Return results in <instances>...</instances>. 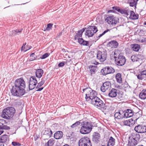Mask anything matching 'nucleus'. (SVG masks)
<instances>
[{
    "label": "nucleus",
    "instance_id": "1",
    "mask_svg": "<svg viewBox=\"0 0 146 146\" xmlns=\"http://www.w3.org/2000/svg\"><path fill=\"white\" fill-rule=\"evenodd\" d=\"M25 87V82L23 78L17 79L11 90V94L15 96H22L26 93Z\"/></svg>",
    "mask_w": 146,
    "mask_h": 146
},
{
    "label": "nucleus",
    "instance_id": "2",
    "mask_svg": "<svg viewBox=\"0 0 146 146\" xmlns=\"http://www.w3.org/2000/svg\"><path fill=\"white\" fill-rule=\"evenodd\" d=\"M15 112V110L14 108L8 107L3 110L1 116L3 118L8 119L12 117Z\"/></svg>",
    "mask_w": 146,
    "mask_h": 146
},
{
    "label": "nucleus",
    "instance_id": "3",
    "mask_svg": "<svg viewBox=\"0 0 146 146\" xmlns=\"http://www.w3.org/2000/svg\"><path fill=\"white\" fill-rule=\"evenodd\" d=\"M83 92L86 91L85 99L87 101H90L96 97L97 95L96 92L90 88H86L83 89Z\"/></svg>",
    "mask_w": 146,
    "mask_h": 146
},
{
    "label": "nucleus",
    "instance_id": "4",
    "mask_svg": "<svg viewBox=\"0 0 146 146\" xmlns=\"http://www.w3.org/2000/svg\"><path fill=\"white\" fill-rule=\"evenodd\" d=\"M96 57L101 62H104L106 60L107 56L106 51L104 49L98 50L97 53Z\"/></svg>",
    "mask_w": 146,
    "mask_h": 146
},
{
    "label": "nucleus",
    "instance_id": "5",
    "mask_svg": "<svg viewBox=\"0 0 146 146\" xmlns=\"http://www.w3.org/2000/svg\"><path fill=\"white\" fill-rule=\"evenodd\" d=\"M98 31L97 27L95 26H90L86 29L85 33V35L88 37L92 36L94 33Z\"/></svg>",
    "mask_w": 146,
    "mask_h": 146
},
{
    "label": "nucleus",
    "instance_id": "6",
    "mask_svg": "<svg viewBox=\"0 0 146 146\" xmlns=\"http://www.w3.org/2000/svg\"><path fill=\"white\" fill-rule=\"evenodd\" d=\"M79 146H92L90 139L87 137L81 138L79 141Z\"/></svg>",
    "mask_w": 146,
    "mask_h": 146
},
{
    "label": "nucleus",
    "instance_id": "7",
    "mask_svg": "<svg viewBox=\"0 0 146 146\" xmlns=\"http://www.w3.org/2000/svg\"><path fill=\"white\" fill-rule=\"evenodd\" d=\"M115 61L117 65L121 66L124 65L126 62V60L125 57L122 54L120 55L115 60Z\"/></svg>",
    "mask_w": 146,
    "mask_h": 146
},
{
    "label": "nucleus",
    "instance_id": "8",
    "mask_svg": "<svg viewBox=\"0 0 146 146\" xmlns=\"http://www.w3.org/2000/svg\"><path fill=\"white\" fill-rule=\"evenodd\" d=\"M119 19L113 16H108L105 19V21L108 24L111 25H115L118 22Z\"/></svg>",
    "mask_w": 146,
    "mask_h": 146
},
{
    "label": "nucleus",
    "instance_id": "9",
    "mask_svg": "<svg viewBox=\"0 0 146 146\" xmlns=\"http://www.w3.org/2000/svg\"><path fill=\"white\" fill-rule=\"evenodd\" d=\"M135 131L138 133H144L146 132V126L139 125L136 126L134 128Z\"/></svg>",
    "mask_w": 146,
    "mask_h": 146
},
{
    "label": "nucleus",
    "instance_id": "10",
    "mask_svg": "<svg viewBox=\"0 0 146 146\" xmlns=\"http://www.w3.org/2000/svg\"><path fill=\"white\" fill-rule=\"evenodd\" d=\"M111 84L109 81H106L104 82L101 87V91L104 92L106 90L110 89L111 87Z\"/></svg>",
    "mask_w": 146,
    "mask_h": 146
},
{
    "label": "nucleus",
    "instance_id": "11",
    "mask_svg": "<svg viewBox=\"0 0 146 146\" xmlns=\"http://www.w3.org/2000/svg\"><path fill=\"white\" fill-rule=\"evenodd\" d=\"M92 141L96 144L99 143L100 140V135L98 132H94L93 134Z\"/></svg>",
    "mask_w": 146,
    "mask_h": 146
},
{
    "label": "nucleus",
    "instance_id": "12",
    "mask_svg": "<svg viewBox=\"0 0 146 146\" xmlns=\"http://www.w3.org/2000/svg\"><path fill=\"white\" fill-rule=\"evenodd\" d=\"M114 117L115 119H122L124 117L125 118L124 111L120 110L118 112H115Z\"/></svg>",
    "mask_w": 146,
    "mask_h": 146
},
{
    "label": "nucleus",
    "instance_id": "13",
    "mask_svg": "<svg viewBox=\"0 0 146 146\" xmlns=\"http://www.w3.org/2000/svg\"><path fill=\"white\" fill-rule=\"evenodd\" d=\"M112 8L113 10H117L118 12L122 14L128 16L129 15V10L127 9H121L117 7H113Z\"/></svg>",
    "mask_w": 146,
    "mask_h": 146
},
{
    "label": "nucleus",
    "instance_id": "14",
    "mask_svg": "<svg viewBox=\"0 0 146 146\" xmlns=\"http://www.w3.org/2000/svg\"><path fill=\"white\" fill-rule=\"evenodd\" d=\"M96 103V104L95 106L99 107L101 109H106V104L100 98L98 101Z\"/></svg>",
    "mask_w": 146,
    "mask_h": 146
},
{
    "label": "nucleus",
    "instance_id": "15",
    "mask_svg": "<svg viewBox=\"0 0 146 146\" xmlns=\"http://www.w3.org/2000/svg\"><path fill=\"white\" fill-rule=\"evenodd\" d=\"M143 58V55L140 54L133 55L131 57V59L133 62L139 61L142 60Z\"/></svg>",
    "mask_w": 146,
    "mask_h": 146
},
{
    "label": "nucleus",
    "instance_id": "16",
    "mask_svg": "<svg viewBox=\"0 0 146 146\" xmlns=\"http://www.w3.org/2000/svg\"><path fill=\"white\" fill-rule=\"evenodd\" d=\"M118 43L115 40H113L109 42L107 44V46L111 48H116L118 47Z\"/></svg>",
    "mask_w": 146,
    "mask_h": 146
},
{
    "label": "nucleus",
    "instance_id": "17",
    "mask_svg": "<svg viewBox=\"0 0 146 146\" xmlns=\"http://www.w3.org/2000/svg\"><path fill=\"white\" fill-rule=\"evenodd\" d=\"M118 90L115 88H112L110 91L108 96L111 98H114L118 94Z\"/></svg>",
    "mask_w": 146,
    "mask_h": 146
},
{
    "label": "nucleus",
    "instance_id": "18",
    "mask_svg": "<svg viewBox=\"0 0 146 146\" xmlns=\"http://www.w3.org/2000/svg\"><path fill=\"white\" fill-rule=\"evenodd\" d=\"M123 54L120 53V51L118 49L115 50L114 51H113L111 55V57L113 56L114 58L115 59L117 58L120 55Z\"/></svg>",
    "mask_w": 146,
    "mask_h": 146
},
{
    "label": "nucleus",
    "instance_id": "19",
    "mask_svg": "<svg viewBox=\"0 0 146 146\" xmlns=\"http://www.w3.org/2000/svg\"><path fill=\"white\" fill-rule=\"evenodd\" d=\"M129 137L131 138V139H132L134 140H135L137 142H138L140 138L139 134L136 132L132 133L131 135Z\"/></svg>",
    "mask_w": 146,
    "mask_h": 146
},
{
    "label": "nucleus",
    "instance_id": "20",
    "mask_svg": "<svg viewBox=\"0 0 146 146\" xmlns=\"http://www.w3.org/2000/svg\"><path fill=\"white\" fill-rule=\"evenodd\" d=\"M5 120H0V128L2 130L3 129L9 130L10 129L9 127L7 126L5 124L3 123H5Z\"/></svg>",
    "mask_w": 146,
    "mask_h": 146
},
{
    "label": "nucleus",
    "instance_id": "21",
    "mask_svg": "<svg viewBox=\"0 0 146 146\" xmlns=\"http://www.w3.org/2000/svg\"><path fill=\"white\" fill-rule=\"evenodd\" d=\"M125 118H127L132 116L133 115V111L130 109H127L124 111Z\"/></svg>",
    "mask_w": 146,
    "mask_h": 146
},
{
    "label": "nucleus",
    "instance_id": "22",
    "mask_svg": "<svg viewBox=\"0 0 146 146\" xmlns=\"http://www.w3.org/2000/svg\"><path fill=\"white\" fill-rule=\"evenodd\" d=\"M135 122V120H133L132 118L123 121V124L125 125L130 126L134 124Z\"/></svg>",
    "mask_w": 146,
    "mask_h": 146
},
{
    "label": "nucleus",
    "instance_id": "23",
    "mask_svg": "<svg viewBox=\"0 0 146 146\" xmlns=\"http://www.w3.org/2000/svg\"><path fill=\"white\" fill-rule=\"evenodd\" d=\"M92 129L88 128H87L85 127V126H82L80 130V132L82 134H86L90 132Z\"/></svg>",
    "mask_w": 146,
    "mask_h": 146
},
{
    "label": "nucleus",
    "instance_id": "24",
    "mask_svg": "<svg viewBox=\"0 0 146 146\" xmlns=\"http://www.w3.org/2000/svg\"><path fill=\"white\" fill-rule=\"evenodd\" d=\"M63 134L61 131H58L55 132L54 134V137L57 139H61L63 137Z\"/></svg>",
    "mask_w": 146,
    "mask_h": 146
},
{
    "label": "nucleus",
    "instance_id": "25",
    "mask_svg": "<svg viewBox=\"0 0 146 146\" xmlns=\"http://www.w3.org/2000/svg\"><path fill=\"white\" fill-rule=\"evenodd\" d=\"M92 76H93V74L95 73L97 71V66H96L91 65L89 67Z\"/></svg>",
    "mask_w": 146,
    "mask_h": 146
},
{
    "label": "nucleus",
    "instance_id": "26",
    "mask_svg": "<svg viewBox=\"0 0 146 146\" xmlns=\"http://www.w3.org/2000/svg\"><path fill=\"white\" fill-rule=\"evenodd\" d=\"M137 142L129 137L127 146H135L137 144Z\"/></svg>",
    "mask_w": 146,
    "mask_h": 146
},
{
    "label": "nucleus",
    "instance_id": "27",
    "mask_svg": "<svg viewBox=\"0 0 146 146\" xmlns=\"http://www.w3.org/2000/svg\"><path fill=\"white\" fill-rule=\"evenodd\" d=\"M44 73L43 70L41 69H38L36 70V77L39 78L42 76Z\"/></svg>",
    "mask_w": 146,
    "mask_h": 146
},
{
    "label": "nucleus",
    "instance_id": "28",
    "mask_svg": "<svg viewBox=\"0 0 146 146\" xmlns=\"http://www.w3.org/2000/svg\"><path fill=\"white\" fill-rule=\"evenodd\" d=\"M81 125L82 126H85V127L87 128H88L92 129V125L89 122H87V121H84L82 122L81 123Z\"/></svg>",
    "mask_w": 146,
    "mask_h": 146
},
{
    "label": "nucleus",
    "instance_id": "29",
    "mask_svg": "<svg viewBox=\"0 0 146 146\" xmlns=\"http://www.w3.org/2000/svg\"><path fill=\"white\" fill-rule=\"evenodd\" d=\"M85 29H83L78 32L74 36L75 40L78 39L80 38V37L82 36V33L84 31Z\"/></svg>",
    "mask_w": 146,
    "mask_h": 146
},
{
    "label": "nucleus",
    "instance_id": "30",
    "mask_svg": "<svg viewBox=\"0 0 146 146\" xmlns=\"http://www.w3.org/2000/svg\"><path fill=\"white\" fill-rule=\"evenodd\" d=\"M139 0H128V3L131 7H136L137 2Z\"/></svg>",
    "mask_w": 146,
    "mask_h": 146
},
{
    "label": "nucleus",
    "instance_id": "31",
    "mask_svg": "<svg viewBox=\"0 0 146 146\" xmlns=\"http://www.w3.org/2000/svg\"><path fill=\"white\" fill-rule=\"evenodd\" d=\"M115 144V139L112 137H110L107 146H113Z\"/></svg>",
    "mask_w": 146,
    "mask_h": 146
},
{
    "label": "nucleus",
    "instance_id": "32",
    "mask_svg": "<svg viewBox=\"0 0 146 146\" xmlns=\"http://www.w3.org/2000/svg\"><path fill=\"white\" fill-rule=\"evenodd\" d=\"M129 18L130 19L133 20L137 19L138 18V15L137 14H135L133 11H131L130 12Z\"/></svg>",
    "mask_w": 146,
    "mask_h": 146
},
{
    "label": "nucleus",
    "instance_id": "33",
    "mask_svg": "<svg viewBox=\"0 0 146 146\" xmlns=\"http://www.w3.org/2000/svg\"><path fill=\"white\" fill-rule=\"evenodd\" d=\"M115 78L117 82L119 83H121L122 82V80L121 75L120 73H118L115 76Z\"/></svg>",
    "mask_w": 146,
    "mask_h": 146
},
{
    "label": "nucleus",
    "instance_id": "34",
    "mask_svg": "<svg viewBox=\"0 0 146 146\" xmlns=\"http://www.w3.org/2000/svg\"><path fill=\"white\" fill-rule=\"evenodd\" d=\"M139 97L142 99L144 100L146 98V92L145 90H143L140 93Z\"/></svg>",
    "mask_w": 146,
    "mask_h": 146
},
{
    "label": "nucleus",
    "instance_id": "35",
    "mask_svg": "<svg viewBox=\"0 0 146 146\" xmlns=\"http://www.w3.org/2000/svg\"><path fill=\"white\" fill-rule=\"evenodd\" d=\"M8 139V136L7 135H3L0 136V141L4 143L7 141Z\"/></svg>",
    "mask_w": 146,
    "mask_h": 146
},
{
    "label": "nucleus",
    "instance_id": "36",
    "mask_svg": "<svg viewBox=\"0 0 146 146\" xmlns=\"http://www.w3.org/2000/svg\"><path fill=\"white\" fill-rule=\"evenodd\" d=\"M131 49L135 51H138L140 48L139 45L137 44H135L131 45Z\"/></svg>",
    "mask_w": 146,
    "mask_h": 146
},
{
    "label": "nucleus",
    "instance_id": "37",
    "mask_svg": "<svg viewBox=\"0 0 146 146\" xmlns=\"http://www.w3.org/2000/svg\"><path fill=\"white\" fill-rule=\"evenodd\" d=\"M54 143V140L53 139H50L45 143V146H52Z\"/></svg>",
    "mask_w": 146,
    "mask_h": 146
},
{
    "label": "nucleus",
    "instance_id": "38",
    "mask_svg": "<svg viewBox=\"0 0 146 146\" xmlns=\"http://www.w3.org/2000/svg\"><path fill=\"white\" fill-rule=\"evenodd\" d=\"M99 98H98L97 96L94 98H93L92 100H91L89 102H91V104L93 105L94 106L96 104V103L97 102Z\"/></svg>",
    "mask_w": 146,
    "mask_h": 146
},
{
    "label": "nucleus",
    "instance_id": "39",
    "mask_svg": "<svg viewBox=\"0 0 146 146\" xmlns=\"http://www.w3.org/2000/svg\"><path fill=\"white\" fill-rule=\"evenodd\" d=\"M37 84H35L34 82H32V81H29V88L30 90H32L36 86Z\"/></svg>",
    "mask_w": 146,
    "mask_h": 146
},
{
    "label": "nucleus",
    "instance_id": "40",
    "mask_svg": "<svg viewBox=\"0 0 146 146\" xmlns=\"http://www.w3.org/2000/svg\"><path fill=\"white\" fill-rule=\"evenodd\" d=\"M107 66L102 69L101 71L102 74L104 75H106L108 74V70Z\"/></svg>",
    "mask_w": 146,
    "mask_h": 146
},
{
    "label": "nucleus",
    "instance_id": "41",
    "mask_svg": "<svg viewBox=\"0 0 146 146\" xmlns=\"http://www.w3.org/2000/svg\"><path fill=\"white\" fill-rule=\"evenodd\" d=\"M44 133L45 135H47L49 137H50L52 134V132L50 129H47L45 130Z\"/></svg>",
    "mask_w": 146,
    "mask_h": 146
},
{
    "label": "nucleus",
    "instance_id": "42",
    "mask_svg": "<svg viewBox=\"0 0 146 146\" xmlns=\"http://www.w3.org/2000/svg\"><path fill=\"white\" fill-rule=\"evenodd\" d=\"M26 43H25V44H23V45L22 46L21 48V51H23L24 52H25L31 48V46H29V48H28L27 49V47H25V46L26 45Z\"/></svg>",
    "mask_w": 146,
    "mask_h": 146
},
{
    "label": "nucleus",
    "instance_id": "43",
    "mask_svg": "<svg viewBox=\"0 0 146 146\" xmlns=\"http://www.w3.org/2000/svg\"><path fill=\"white\" fill-rule=\"evenodd\" d=\"M81 123L80 121H77L75 123L73 124L71 126V128H72L75 129L78 126L80 125Z\"/></svg>",
    "mask_w": 146,
    "mask_h": 146
},
{
    "label": "nucleus",
    "instance_id": "44",
    "mask_svg": "<svg viewBox=\"0 0 146 146\" xmlns=\"http://www.w3.org/2000/svg\"><path fill=\"white\" fill-rule=\"evenodd\" d=\"M45 83V80L42 79V80L38 83L36 87V88H38L41 87Z\"/></svg>",
    "mask_w": 146,
    "mask_h": 146
},
{
    "label": "nucleus",
    "instance_id": "45",
    "mask_svg": "<svg viewBox=\"0 0 146 146\" xmlns=\"http://www.w3.org/2000/svg\"><path fill=\"white\" fill-rule=\"evenodd\" d=\"M108 74L113 73L115 72V70L111 67L107 66Z\"/></svg>",
    "mask_w": 146,
    "mask_h": 146
},
{
    "label": "nucleus",
    "instance_id": "46",
    "mask_svg": "<svg viewBox=\"0 0 146 146\" xmlns=\"http://www.w3.org/2000/svg\"><path fill=\"white\" fill-rule=\"evenodd\" d=\"M29 81L34 82L35 84H37V81L36 80V77L35 76H31V77L30 78Z\"/></svg>",
    "mask_w": 146,
    "mask_h": 146
},
{
    "label": "nucleus",
    "instance_id": "47",
    "mask_svg": "<svg viewBox=\"0 0 146 146\" xmlns=\"http://www.w3.org/2000/svg\"><path fill=\"white\" fill-rule=\"evenodd\" d=\"M52 25L53 24L51 23L48 24L44 31H49L52 28Z\"/></svg>",
    "mask_w": 146,
    "mask_h": 146
},
{
    "label": "nucleus",
    "instance_id": "48",
    "mask_svg": "<svg viewBox=\"0 0 146 146\" xmlns=\"http://www.w3.org/2000/svg\"><path fill=\"white\" fill-rule=\"evenodd\" d=\"M12 145L13 146H20L21 144L19 142L15 141H13Z\"/></svg>",
    "mask_w": 146,
    "mask_h": 146
},
{
    "label": "nucleus",
    "instance_id": "49",
    "mask_svg": "<svg viewBox=\"0 0 146 146\" xmlns=\"http://www.w3.org/2000/svg\"><path fill=\"white\" fill-rule=\"evenodd\" d=\"M137 78L139 80H142L143 79L144 77L143 76L142 74V73L141 72L140 73L138 74V75L137 76Z\"/></svg>",
    "mask_w": 146,
    "mask_h": 146
},
{
    "label": "nucleus",
    "instance_id": "50",
    "mask_svg": "<svg viewBox=\"0 0 146 146\" xmlns=\"http://www.w3.org/2000/svg\"><path fill=\"white\" fill-rule=\"evenodd\" d=\"M49 55L50 54L48 53H45L41 57V58L42 59H44L48 57Z\"/></svg>",
    "mask_w": 146,
    "mask_h": 146
},
{
    "label": "nucleus",
    "instance_id": "51",
    "mask_svg": "<svg viewBox=\"0 0 146 146\" xmlns=\"http://www.w3.org/2000/svg\"><path fill=\"white\" fill-rule=\"evenodd\" d=\"M82 45L85 46H88L89 45V42L88 41L84 40Z\"/></svg>",
    "mask_w": 146,
    "mask_h": 146
},
{
    "label": "nucleus",
    "instance_id": "52",
    "mask_svg": "<svg viewBox=\"0 0 146 146\" xmlns=\"http://www.w3.org/2000/svg\"><path fill=\"white\" fill-rule=\"evenodd\" d=\"M78 42L81 44L82 45V43L83 41L84 40L82 38H79L78 39Z\"/></svg>",
    "mask_w": 146,
    "mask_h": 146
},
{
    "label": "nucleus",
    "instance_id": "53",
    "mask_svg": "<svg viewBox=\"0 0 146 146\" xmlns=\"http://www.w3.org/2000/svg\"><path fill=\"white\" fill-rule=\"evenodd\" d=\"M141 73L142 74L144 77L145 78L146 77V70L142 71Z\"/></svg>",
    "mask_w": 146,
    "mask_h": 146
},
{
    "label": "nucleus",
    "instance_id": "54",
    "mask_svg": "<svg viewBox=\"0 0 146 146\" xmlns=\"http://www.w3.org/2000/svg\"><path fill=\"white\" fill-rule=\"evenodd\" d=\"M65 64L64 62H61L59 63L58 65V67H62L64 66Z\"/></svg>",
    "mask_w": 146,
    "mask_h": 146
},
{
    "label": "nucleus",
    "instance_id": "55",
    "mask_svg": "<svg viewBox=\"0 0 146 146\" xmlns=\"http://www.w3.org/2000/svg\"><path fill=\"white\" fill-rule=\"evenodd\" d=\"M11 33L10 34V35H11L15 36L16 35V33L15 32V30L12 31L11 32Z\"/></svg>",
    "mask_w": 146,
    "mask_h": 146
},
{
    "label": "nucleus",
    "instance_id": "56",
    "mask_svg": "<svg viewBox=\"0 0 146 146\" xmlns=\"http://www.w3.org/2000/svg\"><path fill=\"white\" fill-rule=\"evenodd\" d=\"M22 30H23V29H17L15 30V32L16 33H18L21 32Z\"/></svg>",
    "mask_w": 146,
    "mask_h": 146
},
{
    "label": "nucleus",
    "instance_id": "57",
    "mask_svg": "<svg viewBox=\"0 0 146 146\" xmlns=\"http://www.w3.org/2000/svg\"><path fill=\"white\" fill-rule=\"evenodd\" d=\"M109 31V29H107L103 33V34L104 35L106 33H107V32H108Z\"/></svg>",
    "mask_w": 146,
    "mask_h": 146
},
{
    "label": "nucleus",
    "instance_id": "58",
    "mask_svg": "<svg viewBox=\"0 0 146 146\" xmlns=\"http://www.w3.org/2000/svg\"><path fill=\"white\" fill-rule=\"evenodd\" d=\"M38 88V89L37 90H36V91H41L43 89V87L40 88Z\"/></svg>",
    "mask_w": 146,
    "mask_h": 146
},
{
    "label": "nucleus",
    "instance_id": "59",
    "mask_svg": "<svg viewBox=\"0 0 146 146\" xmlns=\"http://www.w3.org/2000/svg\"><path fill=\"white\" fill-rule=\"evenodd\" d=\"M36 58H35V57L34 58H32L30 59V60L31 61H32L33 60L35 59Z\"/></svg>",
    "mask_w": 146,
    "mask_h": 146
},
{
    "label": "nucleus",
    "instance_id": "60",
    "mask_svg": "<svg viewBox=\"0 0 146 146\" xmlns=\"http://www.w3.org/2000/svg\"><path fill=\"white\" fill-rule=\"evenodd\" d=\"M3 132V130H2V129H1L0 128V135H1L2 133Z\"/></svg>",
    "mask_w": 146,
    "mask_h": 146
},
{
    "label": "nucleus",
    "instance_id": "61",
    "mask_svg": "<svg viewBox=\"0 0 146 146\" xmlns=\"http://www.w3.org/2000/svg\"><path fill=\"white\" fill-rule=\"evenodd\" d=\"M114 12V10H109L108 12V13H110L111 12Z\"/></svg>",
    "mask_w": 146,
    "mask_h": 146
},
{
    "label": "nucleus",
    "instance_id": "62",
    "mask_svg": "<svg viewBox=\"0 0 146 146\" xmlns=\"http://www.w3.org/2000/svg\"><path fill=\"white\" fill-rule=\"evenodd\" d=\"M0 146H4V143L0 141Z\"/></svg>",
    "mask_w": 146,
    "mask_h": 146
},
{
    "label": "nucleus",
    "instance_id": "63",
    "mask_svg": "<svg viewBox=\"0 0 146 146\" xmlns=\"http://www.w3.org/2000/svg\"><path fill=\"white\" fill-rule=\"evenodd\" d=\"M35 55V53H32L31 54L30 56L31 57H33Z\"/></svg>",
    "mask_w": 146,
    "mask_h": 146
},
{
    "label": "nucleus",
    "instance_id": "64",
    "mask_svg": "<svg viewBox=\"0 0 146 146\" xmlns=\"http://www.w3.org/2000/svg\"><path fill=\"white\" fill-rule=\"evenodd\" d=\"M63 31H61V32H60V33H59V34H58V35L59 36H61L62 35Z\"/></svg>",
    "mask_w": 146,
    "mask_h": 146
}]
</instances>
